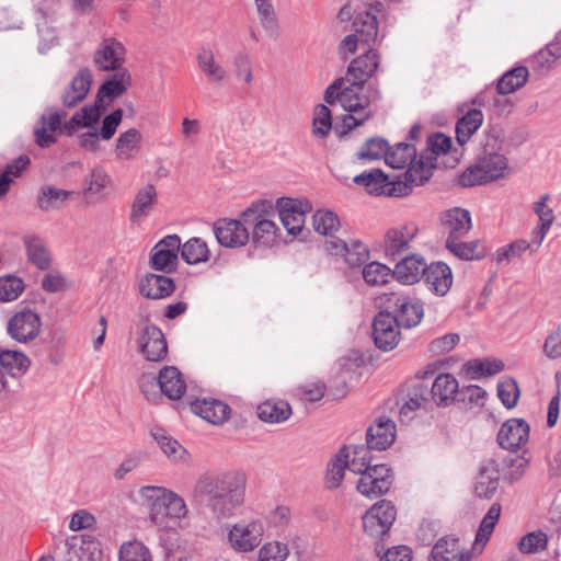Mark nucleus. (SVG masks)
Here are the masks:
<instances>
[{"instance_id":"obj_22","label":"nucleus","mask_w":561,"mask_h":561,"mask_svg":"<svg viewBox=\"0 0 561 561\" xmlns=\"http://www.w3.org/2000/svg\"><path fill=\"white\" fill-rule=\"evenodd\" d=\"M66 561H100L99 543L90 535H75L66 541Z\"/></svg>"},{"instance_id":"obj_46","label":"nucleus","mask_w":561,"mask_h":561,"mask_svg":"<svg viewBox=\"0 0 561 561\" xmlns=\"http://www.w3.org/2000/svg\"><path fill=\"white\" fill-rule=\"evenodd\" d=\"M30 365V358L20 351L9 348L0 351V366L12 377L25 375Z\"/></svg>"},{"instance_id":"obj_55","label":"nucleus","mask_w":561,"mask_h":561,"mask_svg":"<svg viewBox=\"0 0 561 561\" xmlns=\"http://www.w3.org/2000/svg\"><path fill=\"white\" fill-rule=\"evenodd\" d=\"M500 516L501 505L499 503H493L481 520L478 533L476 535V545H481L483 547L489 541L500 519Z\"/></svg>"},{"instance_id":"obj_63","label":"nucleus","mask_w":561,"mask_h":561,"mask_svg":"<svg viewBox=\"0 0 561 561\" xmlns=\"http://www.w3.org/2000/svg\"><path fill=\"white\" fill-rule=\"evenodd\" d=\"M312 125L314 136L323 138L329 135L332 128V116L327 105L319 104L316 106Z\"/></svg>"},{"instance_id":"obj_24","label":"nucleus","mask_w":561,"mask_h":561,"mask_svg":"<svg viewBox=\"0 0 561 561\" xmlns=\"http://www.w3.org/2000/svg\"><path fill=\"white\" fill-rule=\"evenodd\" d=\"M396 433L394 422L387 416H380L368 427L366 444L374 450H386L393 444Z\"/></svg>"},{"instance_id":"obj_9","label":"nucleus","mask_w":561,"mask_h":561,"mask_svg":"<svg viewBox=\"0 0 561 561\" xmlns=\"http://www.w3.org/2000/svg\"><path fill=\"white\" fill-rule=\"evenodd\" d=\"M41 331L42 319L36 311L30 308L14 312L7 322L8 335L21 344L33 342L38 337Z\"/></svg>"},{"instance_id":"obj_6","label":"nucleus","mask_w":561,"mask_h":561,"mask_svg":"<svg viewBox=\"0 0 561 561\" xmlns=\"http://www.w3.org/2000/svg\"><path fill=\"white\" fill-rule=\"evenodd\" d=\"M353 31L340 44V54L344 59L357 49L375 43L378 35L377 18L368 11L357 13L353 21Z\"/></svg>"},{"instance_id":"obj_17","label":"nucleus","mask_w":561,"mask_h":561,"mask_svg":"<svg viewBox=\"0 0 561 561\" xmlns=\"http://www.w3.org/2000/svg\"><path fill=\"white\" fill-rule=\"evenodd\" d=\"M126 56V48L115 37H105L94 51L93 61L101 71H118L122 68Z\"/></svg>"},{"instance_id":"obj_15","label":"nucleus","mask_w":561,"mask_h":561,"mask_svg":"<svg viewBox=\"0 0 561 561\" xmlns=\"http://www.w3.org/2000/svg\"><path fill=\"white\" fill-rule=\"evenodd\" d=\"M279 218L291 236H297L302 231L306 222V216L311 211L312 206L307 199H295L282 197L277 201Z\"/></svg>"},{"instance_id":"obj_18","label":"nucleus","mask_w":561,"mask_h":561,"mask_svg":"<svg viewBox=\"0 0 561 561\" xmlns=\"http://www.w3.org/2000/svg\"><path fill=\"white\" fill-rule=\"evenodd\" d=\"M400 325L390 312L380 311L373 322V337L381 351L393 350L400 341Z\"/></svg>"},{"instance_id":"obj_43","label":"nucleus","mask_w":561,"mask_h":561,"mask_svg":"<svg viewBox=\"0 0 561 561\" xmlns=\"http://www.w3.org/2000/svg\"><path fill=\"white\" fill-rule=\"evenodd\" d=\"M419 160V154L413 145L407 142H398L393 147L388 146L386 154V163L393 169L409 170Z\"/></svg>"},{"instance_id":"obj_16","label":"nucleus","mask_w":561,"mask_h":561,"mask_svg":"<svg viewBox=\"0 0 561 561\" xmlns=\"http://www.w3.org/2000/svg\"><path fill=\"white\" fill-rule=\"evenodd\" d=\"M392 481V471L388 466L375 465L360 474L356 488L360 494L373 499L388 492Z\"/></svg>"},{"instance_id":"obj_20","label":"nucleus","mask_w":561,"mask_h":561,"mask_svg":"<svg viewBox=\"0 0 561 561\" xmlns=\"http://www.w3.org/2000/svg\"><path fill=\"white\" fill-rule=\"evenodd\" d=\"M141 354L150 362L164 359L168 353V344L160 328L147 324L138 339Z\"/></svg>"},{"instance_id":"obj_62","label":"nucleus","mask_w":561,"mask_h":561,"mask_svg":"<svg viewBox=\"0 0 561 561\" xmlns=\"http://www.w3.org/2000/svg\"><path fill=\"white\" fill-rule=\"evenodd\" d=\"M24 290V283L15 276L0 277V300L4 302L13 301Z\"/></svg>"},{"instance_id":"obj_48","label":"nucleus","mask_w":561,"mask_h":561,"mask_svg":"<svg viewBox=\"0 0 561 561\" xmlns=\"http://www.w3.org/2000/svg\"><path fill=\"white\" fill-rule=\"evenodd\" d=\"M483 114L480 110H469L456 125V137L459 145L467 144L471 136L481 127Z\"/></svg>"},{"instance_id":"obj_28","label":"nucleus","mask_w":561,"mask_h":561,"mask_svg":"<svg viewBox=\"0 0 561 561\" xmlns=\"http://www.w3.org/2000/svg\"><path fill=\"white\" fill-rule=\"evenodd\" d=\"M499 465L493 459L481 462L474 481V492L481 499H490L499 486Z\"/></svg>"},{"instance_id":"obj_36","label":"nucleus","mask_w":561,"mask_h":561,"mask_svg":"<svg viewBox=\"0 0 561 561\" xmlns=\"http://www.w3.org/2000/svg\"><path fill=\"white\" fill-rule=\"evenodd\" d=\"M192 410L211 424H222L228 420L231 411L227 403L216 399L195 401L192 404Z\"/></svg>"},{"instance_id":"obj_29","label":"nucleus","mask_w":561,"mask_h":561,"mask_svg":"<svg viewBox=\"0 0 561 561\" xmlns=\"http://www.w3.org/2000/svg\"><path fill=\"white\" fill-rule=\"evenodd\" d=\"M447 238H463L472 228L471 215L467 209L454 207L440 216Z\"/></svg>"},{"instance_id":"obj_25","label":"nucleus","mask_w":561,"mask_h":561,"mask_svg":"<svg viewBox=\"0 0 561 561\" xmlns=\"http://www.w3.org/2000/svg\"><path fill=\"white\" fill-rule=\"evenodd\" d=\"M397 261L392 275L400 283L412 285L416 283L421 276L424 278L428 265H426L421 254H407Z\"/></svg>"},{"instance_id":"obj_1","label":"nucleus","mask_w":561,"mask_h":561,"mask_svg":"<svg viewBox=\"0 0 561 561\" xmlns=\"http://www.w3.org/2000/svg\"><path fill=\"white\" fill-rule=\"evenodd\" d=\"M247 478L240 472L205 473L193 488L195 500H207V506L217 517L232 516L245 499Z\"/></svg>"},{"instance_id":"obj_26","label":"nucleus","mask_w":561,"mask_h":561,"mask_svg":"<svg viewBox=\"0 0 561 561\" xmlns=\"http://www.w3.org/2000/svg\"><path fill=\"white\" fill-rule=\"evenodd\" d=\"M459 391L457 378L449 373L438 374L428 390L431 400L438 407H449L456 401Z\"/></svg>"},{"instance_id":"obj_44","label":"nucleus","mask_w":561,"mask_h":561,"mask_svg":"<svg viewBox=\"0 0 561 561\" xmlns=\"http://www.w3.org/2000/svg\"><path fill=\"white\" fill-rule=\"evenodd\" d=\"M293 413L290 404L285 400H266L257 407V416L266 423H283Z\"/></svg>"},{"instance_id":"obj_14","label":"nucleus","mask_w":561,"mask_h":561,"mask_svg":"<svg viewBox=\"0 0 561 561\" xmlns=\"http://www.w3.org/2000/svg\"><path fill=\"white\" fill-rule=\"evenodd\" d=\"M364 53L353 59L346 72V82L356 87L357 93H364L365 83L373 78L380 65V55L370 46L363 48Z\"/></svg>"},{"instance_id":"obj_11","label":"nucleus","mask_w":561,"mask_h":561,"mask_svg":"<svg viewBox=\"0 0 561 561\" xmlns=\"http://www.w3.org/2000/svg\"><path fill=\"white\" fill-rule=\"evenodd\" d=\"M264 536L260 520L239 522L230 526L227 535L229 546L237 552H251L256 549Z\"/></svg>"},{"instance_id":"obj_64","label":"nucleus","mask_w":561,"mask_h":561,"mask_svg":"<svg viewBox=\"0 0 561 561\" xmlns=\"http://www.w3.org/2000/svg\"><path fill=\"white\" fill-rule=\"evenodd\" d=\"M325 392V385L321 381L305 382L297 386L293 393L296 398L307 402H317L321 400Z\"/></svg>"},{"instance_id":"obj_59","label":"nucleus","mask_w":561,"mask_h":561,"mask_svg":"<svg viewBox=\"0 0 561 561\" xmlns=\"http://www.w3.org/2000/svg\"><path fill=\"white\" fill-rule=\"evenodd\" d=\"M232 66L237 79L243 81L247 85L253 82V67L250 55L245 51H239L233 56Z\"/></svg>"},{"instance_id":"obj_34","label":"nucleus","mask_w":561,"mask_h":561,"mask_svg":"<svg viewBox=\"0 0 561 561\" xmlns=\"http://www.w3.org/2000/svg\"><path fill=\"white\" fill-rule=\"evenodd\" d=\"M161 392L171 400H179L186 391V383L181 371L174 366L163 367L158 377Z\"/></svg>"},{"instance_id":"obj_23","label":"nucleus","mask_w":561,"mask_h":561,"mask_svg":"<svg viewBox=\"0 0 561 561\" xmlns=\"http://www.w3.org/2000/svg\"><path fill=\"white\" fill-rule=\"evenodd\" d=\"M390 301H393L394 306V314L392 316L400 327L412 328L420 323L424 310L417 299L393 295Z\"/></svg>"},{"instance_id":"obj_2","label":"nucleus","mask_w":561,"mask_h":561,"mask_svg":"<svg viewBox=\"0 0 561 561\" xmlns=\"http://www.w3.org/2000/svg\"><path fill=\"white\" fill-rule=\"evenodd\" d=\"M343 78L336 79L331 83L324 93V100L328 104L339 102L348 114L343 118V125L347 130L363 125L373 116L371 105L381 101L382 94L377 84H368L365 93H357L356 87L348 84L345 87Z\"/></svg>"},{"instance_id":"obj_8","label":"nucleus","mask_w":561,"mask_h":561,"mask_svg":"<svg viewBox=\"0 0 561 561\" xmlns=\"http://www.w3.org/2000/svg\"><path fill=\"white\" fill-rule=\"evenodd\" d=\"M354 183L364 186L369 194L388 195V196H405L414 185L407 180L404 182L389 181L387 174L380 169H373L363 172L354 178Z\"/></svg>"},{"instance_id":"obj_32","label":"nucleus","mask_w":561,"mask_h":561,"mask_svg":"<svg viewBox=\"0 0 561 561\" xmlns=\"http://www.w3.org/2000/svg\"><path fill=\"white\" fill-rule=\"evenodd\" d=\"M424 280L433 293L445 296L454 280L451 268L444 262H433L427 266Z\"/></svg>"},{"instance_id":"obj_56","label":"nucleus","mask_w":561,"mask_h":561,"mask_svg":"<svg viewBox=\"0 0 561 561\" xmlns=\"http://www.w3.org/2000/svg\"><path fill=\"white\" fill-rule=\"evenodd\" d=\"M508 94H500L496 88L485 90L479 99L474 101L481 106L492 108L499 114L510 112L513 107V102L507 98Z\"/></svg>"},{"instance_id":"obj_40","label":"nucleus","mask_w":561,"mask_h":561,"mask_svg":"<svg viewBox=\"0 0 561 561\" xmlns=\"http://www.w3.org/2000/svg\"><path fill=\"white\" fill-rule=\"evenodd\" d=\"M550 201L551 195L543 194L533 205V210L538 217V224L534 227L533 231L538 240H545L556 220L554 210L548 204Z\"/></svg>"},{"instance_id":"obj_54","label":"nucleus","mask_w":561,"mask_h":561,"mask_svg":"<svg viewBox=\"0 0 561 561\" xmlns=\"http://www.w3.org/2000/svg\"><path fill=\"white\" fill-rule=\"evenodd\" d=\"M312 226L322 236H332L341 226L339 216L331 210L320 209L312 215Z\"/></svg>"},{"instance_id":"obj_27","label":"nucleus","mask_w":561,"mask_h":561,"mask_svg":"<svg viewBox=\"0 0 561 561\" xmlns=\"http://www.w3.org/2000/svg\"><path fill=\"white\" fill-rule=\"evenodd\" d=\"M92 83V75L88 68L80 69L61 94L65 107L72 108L88 95Z\"/></svg>"},{"instance_id":"obj_57","label":"nucleus","mask_w":561,"mask_h":561,"mask_svg":"<svg viewBox=\"0 0 561 561\" xmlns=\"http://www.w3.org/2000/svg\"><path fill=\"white\" fill-rule=\"evenodd\" d=\"M363 277L368 285L380 286L387 284L393 278V275L387 265L379 262H370L364 266Z\"/></svg>"},{"instance_id":"obj_7","label":"nucleus","mask_w":561,"mask_h":561,"mask_svg":"<svg viewBox=\"0 0 561 561\" xmlns=\"http://www.w3.org/2000/svg\"><path fill=\"white\" fill-rule=\"evenodd\" d=\"M264 203L252 204L242 213L244 224L253 226L252 241L256 247L272 248L277 244L280 230L277 225L262 215Z\"/></svg>"},{"instance_id":"obj_42","label":"nucleus","mask_w":561,"mask_h":561,"mask_svg":"<svg viewBox=\"0 0 561 561\" xmlns=\"http://www.w3.org/2000/svg\"><path fill=\"white\" fill-rule=\"evenodd\" d=\"M130 85V75L126 69L114 71L111 79L106 80L98 91V102H112L121 96Z\"/></svg>"},{"instance_id":"obj_60","label":"nucleus","mask_w":561,"mask_h":561,"mask_svg":"<svg viewBox=\"0 0 561 561\" xmlns=\"http://www.w3.org/2000/svg\"><path fill=\"white\" fill-rule=\"evenodd\" d=\"M119 561H152L149 549L140 541L124 543L119 550Z\"/></svg>"},{"instance_id":"obj_31","label":"nucleus","mask_w":561,"mask_h":561,"mask_svg":"<svg viewBox=\"0 0 561 561\" xmlns=\"http://www.w3.org/2000/svg\"><path fill=\"white\" fill-rule=\"evenodd\" d=\"M196 61L199 70L209 82L221 85L228 79L227 69L217 61L210 47H201L196 55Z\"/></svg>"},{"instance_id":"obj_53","label":"nucleus","mask_w":561,"mask_h":561,"mask_svg":"<svg viewBox=\"0 0 561 561\" xmlns=\"http://www.w3.org/2000/svg\"><path fill=\"white\" fill-rule=\"evenodd\" d=\"M431 399L427 385H415L411 391L410 398L400 408L401 420H411L413 412L424 405Z\"/></svg>"},{"instance_id":"obj_38","label":"nucleus","mask_w":561,"mask_h":561,"mask_svg":"<svg viewBox=\"0 0 561 561\" xmlns=\"http://www.w3.org/2000/svg\"><path fill=\"white\" fill-rule=\"evenodd\" d=\"M370 450L373 449L366 444L344 446L339 451H344L346 457H343V460L347 469L356 474H362L373 468Z\"/></svg>"},{"instance_id":"obj_47","label":"nucleus","mask_w":561,"mask_h":561,"mask_svg":"<svg viewBox=\"0 0 561 561\" xmlns=\"http://www.w3.org/2000/svg\"><path fill=\"white\" fill-rule=\"evenodd\" d=\"M529 77V70L525 66L514 67L502 75L496 82V91L500 94H511L523 88Z\"/></svg>"},{"instance_id":"obj_35","label":"nucleus","mask_w":561,"mask_h":561,"mask_svg":"<svg viewBox=\"0 0 561 561\" xmlns=\"http://www.w3.org/2000/svg\"><path fill=\"white\" fill-rule=\"evenodd\" d=\"M105 104L95 100L93 105L83 106L80 111L76 112L70 121L66 123L65 129L68 135H72L79 128L85 127L88 129L96 128V124L100 122L102 110Z\"/></svg>"},{"instance_id":"obj_45","label":"nucleus","mask_w":561,"mask_h":561,"mask_svg":"<svg viewBox=\"0 0 561 561\" xmlns=\"http://www.w3.org/2000/svg\"><path fill=\"white\" fill-rule=\"evenodd\" d=\"M72 195L71 191L44 185L38 192L36 204L41 210L50 211L59 209Z\"/></svg>"},{"instance_id":"obj_13","label":"nucleus","mask_w":561,"mask_h":561,"mask_svg":"<svg viewBox=\"0 0 561 561\" xmlns=\"http://www.w3.org/2000/svg\"><path fill=\"white\" fill-rule=\"evenodd\" d=\"M123 115V110L116 108L103 118L100 129L93 128L79 134L77 137L79 147L88 152L96 153L101 151V140L107 141L114 137L122 123Z\"/></svg>"},{"instance_id":"obj_4","label":"nucleus","mask_w":561,"mask_h":561,"mask_svg":"<svg viewBox=\"0 0 561 561\" xmlns=\"http://www.w3.org/2000/svg\"><path fill=\"white\" fill-rule=\"evenodd\" d=\"M483 152L474 164L467 168L459 176V184L463 187L485 184L496 181L505 175L508 168L504 154L496 152L499 139L492 134L485 135V142H481Z\"/></svg>"},{"instance_id":"obj_3","label":"nucleus","mask_w":561,"mask_h":561,"mask_svg":"<svg viewBox=\"0 0 561 561\" xmlns=\"http://www.w3.org/2000/svg\"><path fill=\"white\" fill-rule=\"evenodd\" d=\"M139 494L148 510L150 523L159 529H170L179 525L188 514L184 499L163 486L146 485Z\"/></svg>"},{"instance_id":"obj_52","label":"nucleus","mask_w":561,"mask_h":561,"mask_svg":"<svg viewBox=\"0 0 561 561\" xmlns=\"http://www.w3.org/2000/svg\"><path fill=\"white\" fill-rule=\"evenodd\" d=\"M209 249L207 243L197 237L191 238L181 248L182 259L187 264H198L209 259Z\"/></svg>"},{"instance_id":"obj_37","label":"nucleus","mask_w":561,"mask_h":561,"mask_svg":"<svg viewBox=\"0 0 561 561\" xmlns=\"http://www.w3.org/2000/svg\"><path fill=\"white\" fill-rule=\"evenodd\" d=\"M172 278L163 275L148 274L140 282V293L149 299H162L174 291Z\"/></svg>"},{"instance_id":"obj_51","label":"nucleus","mask_w":561,"mask_h":561,"mask_svg":"<svg viewBox=\"0 0 561 561\" xmlns=\"http://www.w3.org/2000/svg\"><path fill=\"white\" fill-rule=\"evenodd\" d=\"M462 551L458 538L446 536L434 545L428 561H451Z\"/></svg>"},{"instance_id":"obj_10","label":"nucleus","mask_w":561,"mask_h":561,"mask_svg":"<svg viewBox=\"0 0 561 561\" xmlns=\"http://www.w3.org/2000/svg\"><path fill=\"white\" fill-rule=\"evenodd\" d=\"M419 226L415 222H407L388 229L382 242L385 257L390 261H397L409 254L411 243L419 234Z\"/></svg>"},{"instance_id":"obj_30","label":"nucleus","mask_w":561,"mask_h":561,"mask_svg":"<svg viewBox=\"0 0 561 561\" xmlns=\"http://www.w3.org/2000/svg\"><path fill=\"white\" fill-rule=\"evenodd\" d=\"M157 202L158 193L153 184L148 183L140 187L135 194L130 207L129 220L133 224L142 221L153 210Z\"/></svg>"},{"instance_id":"obj_41","label":"nucleus","mask_w":561,"mask_h":561,"mask_svg":"<svg viewBox=\"0 0 561 561\" xmlns=\"http://www.w3.org/2000/svg\"><path fill=\"white\" fill-rule=\"evenodd\" d=\"M23 243L30 262L37 268L46 271L50 267L51 259L44 240L37 234H25Z\"/></svg>"},{"instance_id":"obj_39","label":"nucleus","mask_w":561,"mask_h":561,"mask_svg":"<svg viewBox=\"0 0 561 561\" xmlns=\"http://www.w3.org/2000/svg\"><path fill=\"white\" fill-rule=\"evenodd\" d=\"M142 135L137 128H129L122 133L115 145V156L121 161L135 159L141 150Z\"/></svg>"},{"instance_id":"obj_58","label":"nucleus","mask_w":561,"mask_h":561,"mask_svg":"<svg viewBox=\"0 0 561 561\" xmlns=\"http://www.w3.org/2000/svg\"><path fill=\"white\" fill-rule=\"evenodd\" d=\"M388 142L381 137L368 139L357 153V158L366 161H375L381 158L386 159L388 152Z\"/></svg>"},{"instance_id":"obj_50","label":"nucleus","mask_w":561,"mask_h":561,"mask_svg":"<svg viewBox=\"0 0 561 561\" xmlns=\"http://www.w3.org/2000/svg\"><path fill=\"white\" fill-rule=\"evenodd\" d=\"M151 434L169 459L174 462L186 460L188 456L186 449L178 440L169 436L163 428H153Z\"/></svg>"},{"instance_id":"obj_49","label":"nucleus","mask_w":561,"mask_h":561,"mask_svg":"<svg viewBox=\"0 0 561 561\" xmlns=\"http://www.w3.org/2000/svg\"><path fill=\"white\" fill-rule=\"evenodd\" d=\"M257 19L270 37H277L279 25L273 0H253Z\"/></svg>"},{"instance_id":"obj_5","label":"nucleus","mask_w":561,"mask_h":561,"mask_svg":"<svg viewBox=\"0 0 561 561\" xmlns=\"http://www.w3.org/2000/svg\"><path fill=\"white\" fill-rule=\"evenodd\" d=\"M450 147L451 140L444 134L436 133L430 136L426 148L419 153L416 163L405 171L404 179L412 185H423L431 179L437 157L447 153Z\"/></svg>"},{"instance_id":"obj_61","label":"nucleus","mask_w":561,"mask_h":561,"mask_svg":"<svg viewBox=\"0 0 561 561\" xmlns=\"http://www.w3.org/2000/svg\"><path fill=\"white\" fill-rule=\"evenodd\" d=\"M289 554L286 543L274 540L264 543L257 552V561H285Z\"/></svg>"},{"instance_id":"obj_12","label":"nucleus","mask_w":561,"mask_h":561,"mask_svg":"<svg viewBox=\"0 0 561 561\" xmlns=\"http://www.w3.org/2000/svg\"><path fill=\"white\" fill-rule=\"evenodd\" d=\"M397 517V510L390 501L375 503L363 516L364 531L373 538L387 535Z\"/></svg>"},{"instance_id":"obj_21","label":"nucleus","mask_w":561,"mask_h":561,"mask_svg":"<svg viewBox=\"0 0 561 561\" xmlns=\"http://www.w3.org/2000/svg\"><path fill=\"white\" fill-rule=\"evenodd\" d=\"M529 438V425L523 419H511L502 424L497 433L499 445L507 450L516 451Z\"/></svg>"},{"instance_id":"obj_33","label":"nucleus","mask_w":561,"mask_h":561,"mask_svg":"<svg viewBox=\"0 0 561 561\" xmlns=\"http://www.w3.org/2000/svg\"><path fill=\"white\" fill-rule=\"evenodd\" d=\"M446 249L462 261H480L488 254L486 247L480 240L463 241L462 238H446Z\"/></svg>"},{"instance_id":"obj_19","label":"nucleus","mask_w":561,"mask_h":561,"mask_svg":"<svg viewBox=\"0 0 561 561\" xmlns=\"http://www.w3.org/2000/svg\"><path fill=\"white\" fill-rule=\"evenodd\" d=\"M213 229L218 243L225 248H241L250 238L247 227L237 219H218L214 222Z\"/></svg>"}]
</instances>
